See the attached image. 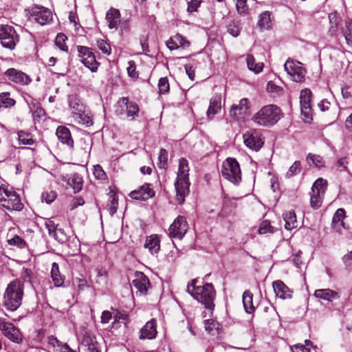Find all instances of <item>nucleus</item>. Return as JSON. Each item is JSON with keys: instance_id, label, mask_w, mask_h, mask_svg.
<instances>
[{"instance_id": "6e6552de", "label": "nucleus", "mask_w": 352, "mask_h": 352, "mask_svg": "<svg viewBox=\"0 0 352 352\" xmlns=\"http://www.w3.org/2000/svg\"><path fill=\"white\" fill-rule=\"evenodd\" d=\"M19 35L14 28L9 25L0 27V41L2 46L9 50H14L19 42Z\"/></svg>"}, {"instance_id": "4be33fe9", "label": "nucleus", "mask_w": 352, "mask_h": 352, "mask_svg": "<svg viewBox=\"0 0 352 352\" xmlns=\"http://www.w3.org/2000/svg\"><path fill=\"white\" fill-rule=\"evenodd\" d=\"M272 287L276 296L281 299H290L292 296V291L281 280H276L272 283Z\"/></svg>"}, {"instance_id": "ea45409f", "label": "nucleus", "mask_w": 352, "mask_h": 352, "mask_svg": "<svg viewBox=\"0 0 352 352\" xmlns=\"http://www.w3.org/2000/svg\"><path fill=\"white\" fill-rule=\"evenodd\" d=\"M306 160L309 165L312 164L318 168L324 166V162L320 155L309 153L306 157Z\"/></svg>"}, {"instance_id": "0eeeda50", "label": "nucleus", "mask_w": 352, "mask_h": 352, "mask_svg": "<svg viewBox=\"0 0 352 352\" xmlns=\"http://www.w3.org/2000/svg\"><path fill=\"white\" fill-rule=\"evenodd\" d=\"M327 187V182L322 178L317 179L314 183L310 192V205L314 209H318L322 206Z\"/></svg>"}, {"instance_id": "774afa93", "label": "nucleus", "mask_w": 352, "mask_h": 352, "mask_svg": "<svg viewBox=\"0 0 352 352\" xmlns=\"http://www.w3.org/2000/svg\"><path fill=\"white\" fill-rule=\"evenodd\" d=\"M342 261L346 267H352V251L346 254Z\"/></svg>"}, {"instance_id": "cd10ccee", "label": "nucleus", "mask_w": 352, "mask_h": 352, "mask_svg": "<svg viewBox=\"0 0 352 352\" xmlns=\"http://www.w3.org/2000/svg\"><path fill=\"white\" fill-rule=\"evenodd\" d=\"M221 109V97L220 95H214L210 101V104L207 111V116L209 119H212L214 116L220 111Z\"/></svg>"}, {"instance_id": "5701e85b", "label": "nucleus", "mask_w": 352, "mask_h": 352, "mask_svg": "<svg viewBox=\"0 0 352 352\" xmlns=\"http://www.w3.org/2000/svg\"><path fill=\"white\" fill-rule=\"evenodd\" d=\"M190 42L182 35L177 34L166 41V46L170 50H177L181 47H188Z\"/></svg>"}, {"instance_id": "0e129e2a", "label": "nucleus", "mask_w": 352, "mask_h": 352, "mask_svg": "<svg viewBox=\"0 0 352 352\" xmlns=\"http://www.w3.org/2000/svg\"><path fill=\"white\" fill-rule=\"evenodd\" d=\"M48 340V344L53 348L54 351H55L56 349L58 348V346L61 343L60 341H59L55 336H50L47 338Z\"/></svg>"}, {"instance_id": "de8ad7c7", "label": "nucleus", "mask_w": 352, "mask_h": 352, "mask_svg": "<svg viewBox=\"0 0 352 352\" xmlns=\"http://www.w3.org/2000/svg\"><path fill=\"white\" fill-rule=\"evenodd\" d=\"M93 174L96 179L99 180H106L107 179V175L106 173L104 171L102 166L99 164H96L93 166Z\"/></svg>"}, {"instance_id": "4d7b16f0", "label": "nucleus", "mask_w": 352, "mask_h": 352, "mask_svg": "<svg viewBox=\"0 0 352 352\" xmlns=\"http://www.w3.org/2000/svg\"><path fill=\"white\" fill-rule=\"evenodd\" d=\"M98 47L105 54L109 55L111 52V48L110 45L103 39H99L97 41Z\"/></svg>"}, {"instance_id": "bf43d9fd", "label": "nucleus", "mask_w": 352, "mask_h": 352, "mask_svg": "<svg viewBox=\"0 0 352 352\" xmlns=\"http://www.w3.org/2000/svg\"><path fill=\"white\" fill-rule=\"evenodd\" d=\"M52 236L60 243L65 242L67 239L66 234L63 229H56Z\"/></svg>"}, {"instance_id": "3c124183", "label": "nucleus", "mask_w": 352, "mask_h": 352, "mask_svg": "<svg viewBox=\"0 0 352 352\" xmlns=\"http://www.w3.org/2000/svg\"><path fill=\"white\" fill-rule=\"evenodd\" d=\"M258 232L261 234H265L267 233H274V228L270 224V222L267 220L263 221L259 227Z\"/></svg>"}, {"instance_id": "4c0bfd02", "label": "nucleus", "mask_w": 352, "mask_h": 352, "mask_svg": "<svg viewBox=\"0 0 352 352\" xmlns=\"http://www.w3.org/2000/svg\"><path fill=\"white\" fill-rule=\"evenodd\" d=\"M241 24L239 21L232 20L227 25V31L234 37H236L240 34L241 30Z\"/></svg>"}, {"instance_id": "864d4df0", "label": "nucleus", "mask_w": 352, "mask_h": 352, "mask_svg": "<svg viewBox=\"0 0 352 352\" xmlns=\"http://www.w3.org/2000/svg\"><path fill=\"white\" fill-rule=\"evenodd\" d=\"M57 197V194L54 190H47L42 193L41 198L43 201L50 204L53 202Z\"/></svg>"}, {"instance_id": "7ed1b4c3", "label": "nucleus", "mask_w": 352, "mask_h": 352, "mask_svg": "<svg viewBox=\"0 0 352 352\" xmlns=\"http://www.w3.org/2000/svg\"><path fill=\"white\" fill-rule=\"evenodd\" d=\"M189 165L186 159L182 157L179 160L177 179L175 182L177 199L180 204H183L185 197L189 193Z\"/></svg>"}, {"instance_id": "8fccbe9b", "label": "nucleus", "mask_w": 352, "mask_h": 352, "mask_svg": "<svg viewBox=\"0 0 352 352\" xmlns=\"http://www.w3.org/2000/svg\"><path fill=\"white\" fill-rule=\"evenodd\" d=\"M158 88L160 94H167L169 91L170 86L167 78H161L158 82Z\"/></svg>"}, {"instance_id": "6e6d98bb", "label": "nucleus", "mask_w": 352, "mask_h": 352, "mask_svg": "<svg viewBox=\"0 0 352 352\" xmlns=\"http://www.w3.org/2000/svg\"><path fill=\"white\" fill-rule=\"evenodd\" d=\"M267 90L268 92L278 96L281 95L283 93V89L281 87L276 85L272 81L268 82L267 85Z\"/></svg>"}, {"instance_id": "f8f14e48", "label": "nucleus", "mask_w": 352, "mask_h": 352, "mask_svg": "<svg viewBox=\"0 0 352 352\" xmlns=\"http://www.w3.org/2000/svg\"><path fill=\"white\" fill-rule=\"evenodd\" d=\"M284 68L294 81L304 82L306 70L302 67L300 62L287 60L284 64Z\"/></svg>"}, {"instance_id": "58836bf2", "label": "nucleus", "mask_w": 352, "mask_h": 352, "mask_svg": "<svg viewBox=\"0 0 352 352\" xmlns=\"http://www.w3.org/2000/svg\"><path fill=\"white\" fill-rule=\"evenodd\" d=\"M246 60L249 69L253 71L255 74H258L263 70V63H255V59L252 55H248Z\"/></svg>"}, {"instance_id": "9d476101", "label": "nucleus", "mask_w": 352, "mask_h": 352, "mask_svg": "<svg viewBox=\"0 0 352 352\" xmlns=\"http://www.w3.org/2000/svg\"><path fill=\"white\" fill-rule=\"evenodd\" d=\"M243 140L245 145L254 151H258L264 144V138L261 133L254 129L244 133Z\"/></svg>"}, {"instance_id": "09e8293b", "label": "nucleus", "mask_w": 352, "mask_h": 352, "mask_svg": "<svg viewBox=\"0 0 352 352\" xmlns=\"http://www.w3.org/2000/svg\"><path fill=\"white\" fill-rule=\"evenodd\" d=\"M8 243L10 245L16 246L19 248H25L27 246V243L25 240L17 235L14 236L10 239H8Z\"/></svg>"}, {"instance_id": "bb28decb", "label": "nucleus", "mask_w": 352, "mask_h": 352, "mask_svg": "<svg viewBox=\"0 0 352 352\" xmlns=\"http://www.w3.org/2000/svg\"><path fill=\"white\" fill-rule=\"evenodd\" d=\"M56 135L63 144H67L69 148L74 147V141L70 131L67 127L58 126L56 129Z\"/></svg>"}, {"instance_id": "473e14b6", "label": "nucleus", "mask_w": 352, "mask_h": 352, "mask_svg": "<svg viewBox=\"0 0 352 352\" xmlns=\"http://www.w3.org/2000/svg\"><path fill=\"white\" fill-rule=\"evenodd\" d=\"M272 14L269 11L262 12L258 17V26L261 30H268L272 26Z\"/></svg>"}, {"instance_id": "2f4dec72", "label": "nucleus", "mask_w": 352, "mask_h": 352, "mask_svg": "<svg viewBox=\"0 0 352 352\" xmlns=\"http://www.w3.org/2000/svg\"><path fill=\"white\" fill-rule=\"evenodd\" d=\"M314 296L318 298L329 301L338 298V293L329 289H317L314 292Z\"/></svg>"}, {"instance_id": "37998d69", "label": "nucleus", "mask_w": 352, "mask_h": 352, "mask_svg": "<svg viewBox=\"0 0 352 352\" xmlns=\"http://www.w3.org/2000/svg\"><path fill=\"white\" fill-rule=\"evenodd\" d=\"M168 152L164 148H161L158 156V166L160 168L166 170L168 168Z\"/></svg>"}, {"instance_id": "79ce46f5", "label": "nucleus", "mask_w": 352, "mask_h": 352, "mask_svg": "<svg viewBox=\"0 0 352 352\" xmlns=\"http://www.w3.org/2000/svg\"><path fill=\"white\" fill-rule=\"evenodd\" d=\"M15 103V100L10 98V94L9 92L0 94V107L9 108L13 107Z\"/></svg>"}, {"instance_id": "c85d7f7f", "label": "nucleus", "mask_w": 352, "mask_h": 352, "mask_svg": "<svg viewBox=\"0 0 352 352\" xmlns=\"http://www.w3.org/2000/svg\"><path fill=\"white\" fill-rule=\"evenodd\" d=\"M106 19L108 22V26L110 29L118 28V25L120 22V11L115 8H111L107 12Z\"/></svg>"}, {"instance_id": "c9c22d12", "label": "nucleus", "mask_w": 352, "mask_h": 352, "mask_svg": "<svg viewBox=\"0 0 352 352\" xmlns=\"http://www.w3.org/2000/svg\"><path fill=\"white\" fill-rule=\"evenodd\" d=\"M341 33L348 45H352V20L345 21L344 26L341 28Z\"/></svg>"}, {"instance_id": "a878e982", "label": "nucleus", "mask_w": 352, "mask_h": 352, "mask_svg": "<svg viewBox=\"0 0 352 352\" xmlns=\"http://www.w3.org/2000/svg\"><path fill=\"white\" fill-rule=\"evenodd\" d=\"M345 218V211L342 208L336 210L332 219V227L335 231L341 233L343 229H345L343 221Z\"/></svg>"}, {"instance_id": "dca6fc26", "label": "nucleus", "mask_w": 352, "mask_h": 352, "mask_svg": "<svg viewBox=\"0 0 352 352\" xmlns=\"http://www.w3.org/2000/svg\"><path fill=\"white\" fill-rule=\"evenodd\" d=\"M249 100L243 98L239 104H233L230 110V116L234 120L243 119L248 114L249 110Z\"/></svg>"}, {"instance_id": "e2e57ef3", "label": "nucleus", "mask_w": 352, "mask_h": 352, "mask_svg": "<svg viewBox=\"0 0 352 352\" xmlns=\"http://www.w3.org/2000/svg\"><path fill=\"white\" fill-rule=\"evenodd\" d=\"M201 0H191L188 3V12H192L197 11V8L200 6Z\"/></svg>"}, {"instance_id": "f257e3e1", "label": "nucleus", "mask_w": 352, "mask_h": 352, "mask_svg": "<svg viewBox=\"0 0 352 352\" xmlns=\"http://www.w3.org/2000/svg\"><path fill=\"white\" fill-rule=\"evenodd\" d=\"M198 280L193 279L187 285V292L194 299L204 305L205 308L213 311L216 292L212 283L197 285Z\"/></svg>"}, {"instance_id": "f704fd0d", "label": "nucleus", "mask_w": 352, "mask_h": 352, "mask_svg": "<svg viewBox=\"0 0 352 352\" xmlns=\"http://www.w3.org/2000/svg\"><path fill=\"white\" fill-rule=\"evenodd\" d=\"M253 295L249 291H245L243 295V303L245 311L252 314L254 311L255 307L253 305Z\"/></svg>"}, {"instance_id": "412c9836", "label": "nucleus", "mask_w": 352, "mask_h": 352, "mask_svg": "<svg viewBox=\"0 0 352 352\" xmlns=\"http://www.w3.org/2000/svg\"><path fill=\"white\" fill-rule=\"evenodd\" d=\"M63 181L66 182V188L72 189L74 193L80 192L82 188L83 179L77 173L70 175L69 177H63Z\"/></svg>"}, {"instance_id": "72a5a7b5", "label": "nucleus", "mask_w": 352, "mask_h": 352, "mask_svg": "<svg viewBox=\"0 0 352 352\" xmlns=\"http://www.w3.org/2000/svg\"><path fill=\"white\" fill-rule=\"evenodd\" d=\"M283 219L285 222V228L286 230H292L298 226L296 214L294 211H289L284 214Z\"/></svg>"}, {"instance_id": "423d86ee", "label": "nucleus", "mask_w": 352, "mask_h": 352, "mask_svg": "<svg viewBox=\"0 0 352 352\" xmlns=\"http://www.w3.org/2000/svg\"><path fill=\"white\" fill-rule=\"evenodd\" d=\"M221 174L226 179L234 184H238L241 181L240 166L234 158L229 157L223 162L221 168Z\"/></svg>"}, {"instance_id": "20e7f679", "label": "nucleus", "mask_w": 352, "mask_h": 352, "mask_svg": "<svg viewBox=\"0 0 352 352\" xmlns=\"http://www.w3.org/2000/svg\"><path fill=\"white\" fill-rule=\"evenodd\" d=\"M282 116V111L278 106L268 104L254 113L252 120L258 126L270 127L276 124Z\"/></svg>"}, {"instance_id": "f03ea898", "label": "nucleus", "mask_w": 352, "mask_h": 352, "mask_svg": "<svg viewBox=\"0 0 352 352\" xmlns=\"http://www.w3.org/2000/svg\"><path fill=\"white\" fill-rule=\"evenodd\" d=\"M23 283L19 280L11 281L3 297V305L9 311H16L21 305L23 297Z\"/></svg>"}, {"instance_id": "9b49d317", "label": "nucleus", "mask_w": 352, "mask_h": 352, "mask_svg": "<svg viewBox=\"0 0 352 352\" xmlns=\"http://www.w3.org/2000/svg\"><path fill=\"white\" fill-rule=\"evenodd\" d=\"M0 331L5 337L13 342L19 344L23 340V336L19 329L2 317H0Z\"/></svg>"}, {"instance_id": "aec40b11", "label": "nucleus", "mask_w": 352, "mask_h": 352, "mask_svg": "<svg viewBox=\"0 0 352 352\" xmlns=\"http://www.w3.org/2000/svg\"><path fill=\"white\" fill-rule=\"evenodd\" d=\"M157 334V322L153 318L148 321L140 331L139 338L140 340H152L155 338Z\"/></svg>"}, {"instance_id": "393cba45", "label": "nucleus", "mask_w": 352, "mask_h": 352, "mask_svg": "<svg viewBox=\"0 0 352 352\" xmlns=\"http://www.w3.org/2000/svg\"><path fill=\"white\" fill-rule=\"evenodd\" d=\"M144 247L148 250L151 254H157L160 250V240L157 234H152L146 238Z\"/></svg>"}, {"instance_id": "7c9ffc66", "label": "nucleus", "mask_w": 352, "mask_h": 352, "mask_svg": "<svg viewBox=\"0 0 352 352\" xmlns=\"http://www.w3.org/2000/svg\"><path fill=\"white\" fill-rule=\"evenodd\" d=\"M329 33L330 35L336 36L338 35L341 19L336 12H331L329 14Z\"/></svg>"}, {"instance_id": "13d9d810", "label": "nucleus", "mask_w": 352, "mask_h": 352, "mask_svg": "<svg viewBox=\"0 0 352 352\" xmlns=\"http://www.w3.org/2000/svg\"><path fill=\"white\" fill-rule=\"evenodd\" d=\"M129 76L132 78L137 79L138 78V73L136 72V65L133 60L128 62V67L126 68Z\"/></svg>"}, {"instance_id": "a19ab883", "label": "nucleus", "mask_w": 352, "mask_h": 352, "mask_svg": "<svg viewBox=\"0 0 352 352\" xmlns=\"http://www.w3.org/2000/svg\"><path fill=\"white\" fill-rule=\"evenodd\" d=\"M74 118L79 124H85L87 126H91L93 124L91 118L85 114L83 109L80 111H75Z\"/></svg>"}, {"instance_id": "6ab92c4d", "label": "nucleus", "mask_w": 352, "mask_h": 352, "mask_svg": "<svg viewBox=\"0 0 352 352\" xmlns=\"http://www.w3.org/2000/svg\"><path fill=\"white\" fill-rule=\"evenodd\" d=\"M133 285L141 295H146L150 287V281L144 273L136 272L135 279L133 280Z\"/></svg>"}, {"instance_id": "c756f323", "label": "nucleus", "mask_w": 352, "mask_h": 352, "mask_svg": "<svg viewBox=\"0 0 352 352\" xmlns=\"http://www.w3.org/2000/svg\"><path fill=\"white\" fill-rule=\"evenodd\" d=\"M51 277L55 287L64 286L65 276L60 274L58 265L56 263H53L52 265Z\"/></svg>"}, {"instance_id": "69168bd1", "label": "nucleus", "mask_w": 352, "mask_h": 352, "mask_svg": "<svg viewBox=\"0 0 352 352\" xmlns=\"http://www.w3.org/2000/svg\"><path fill=\"white\" fill-rule=\"evenodd\" d=\"M45 228L47 229L49 234L52 236L55 230H56V226L52 220L47 219L45 223Z\"/></svg>"}, {"instance_id": "1a4fd4ad", "label": "nucleus", "mask_w": 352, "mask_h": 352, "mask_svg": "<svg viewBox=\"0 0 352 352\" xmlns=\"http://www.w3.org/2000/svg\"><path fill=\"white\" fill-rule=\"evenodd\" d=\"M77 51L82 63L92 72H96L98 69L100 63L96 60L93 50L88 47L78 45Z\"/></svg>"}, {"instance_id": "603ef678", "label": "nucleus", "mask_w": 352, "mask_h": 352, "mask_svg": "<svg viewBox=\"0 0 352 352\" xmlns=\"http://www.w3.org/2000/svg\"><path fill=\"white\" fill-rule=\"evenodd\" d=\"M69 104L74 116H75V111H80L83 109L82 104L79 103L78 100L75 96L69 97Z\"/></svg>"}, {"instance_id": "2eb2a0df", "label": "nucleus", "mask_w": 352, "mask_h": 352, "mask_svg": "<svg viewBox=\"0 0 352 352\" xmlns=\"http://www.w3.org/2000/svg\"><path fill=\"white\" fill-rule=\"evenodd\" d=\"M30 17L32 21H34L42 25L50 23L53 18L52 12L44 7L33 8Z\"/></svg>"}, {"instance_id": "a211bd4d", "label": "nucleus", "mask_w": 352, "mask_h": 352, "mask_svg": "<svg viewBox=\"0 0 352 352\" xmlns=\"http://www.w3.org/2000/svg\"><path fill=\"white\" fill-rule=\"evenodd\" d=\"M129 196L133 199L146 201L155 196V191L150 187V184H145L138 190L131 191Z\"/></svg>"}, {"instance_id": "680f3d73", "label": "nucleus", "mask_w": 352, "mask_h": 352, "mask_svg": "<svg viewBox=\"0 0 352 352\" xmlns=\"http://www.w3.org/2000/svg\"><path fill=\"white\" fill-rule=\"evenodd\" d=\"M292 352H310V348L302 344H296L290 346Z\"/></svg>"}, {"instance_id": "39448f33", "label": "nucleus", "mask_w": 352, "mask_h": 352, "mask_svg": "<svg viewBox=\"0 0 352 352\" xmlns=\"http://www.w3.org/2000/svg\"><path fill=\"white\" fill-rule=\"evenodd\" d=\"M0 203L8 210L21 211L23 208L19 195L12 188L0 186Z\"/></svg>"}, {"instance_id": "b1692460", "label": "nucleus", "mask_w": 352, "mask_h": 352, "mask_svg": "<svg viewBox=\"0 0 352 352\" xmlns=\"http://www.w3.org/2000/svg\"><path fill=\"white\" fill-rule=\"evenodd\" d=\"M119 102H122L126 106V116L131 118V120H134L136 117L138 116L140 111L139 107L135 102L130 101L128 98H122Z\"/></svg>"}, {"instance_id": "49530a36", "label": "nucleus", "mask_w": 352, "mask_h": 352, "mask_svg": "<svg viewBox=\"0 0 352 352\" xmlns=\"http://www.w3.org/2000/svg\"><path fill=\"white\" fill-rule=\"evenodd\" d=\"M18 139L19 142L23 144L32 145L34 143L32 135L24 131H19L18 133Z\"/></svg>"}, {"instance_id": "338daca9", "label": "nucleus", "mask_w": 352, "mask_h": 352, "mask_svg": "<svg viewBox=\"0 0 352 352\" xmlns=\"http://www.w3.org/2000/svg\"><path fill=\"white\" fill-rule=\"evenodd\" d=\"M55 352H76L74 350L71 349L69 345L66 343L61 342Z\"/></svg>"}, {"instance_id": "5fc2aeb1", "label": "nucleus", "mask_w": 352, "mask_h": 352, "mask_svg": "<svg viewBox=\"0 0 352 352\" xmlns=\"http://www.w3.org/2000/svg\"><path fill=\"white\" fill-rule=\"evenodd\" d=\"M67 39V36L63 34H59L57 35L55 43L56 45L58 47V48L63 51L67 52L68 48L65 43V40Z\"/></svg>"}, {"instance_id": "e433bc0d", "label": "nucleus", "mask_w": 352, "mask_h": 352, "mask_svg": "<svg viewBox=\"0 0 352 352\" xmlns=\"http://www.w3.org/2000/svg\"><path fill=\"white\" fill-rule=\"evenodd\" d=\"M84 344L87 346L89 352H100V345L96 338L91 336H86L83 340Z\"/></svg>"}, {"instance_id": "ddd939ff", "label": "nucleus", "mask_w": 352, "mask_h": 352, "mask_svg": "<svg viewBox=\"0 0 352 352\" xmlns=\"http://www.w3.org/2000/svg\"><path fill=\"white\" fill-rule=\"evenodd\" d=\"M188 229V224L186 218L183 216H178L168 229V236L170 238L182 239L186 234Z\"/></svg>"}, {"instance_id": "052dcab7", "label": "nucleus", "mask_w": 352, "mask_h": 352, "mask_svg": "<svg viewBox=\"0 0 352 352\" xmlns=\"http://www.w3.org/2000/svg\"><path fill=\"white\" fill-rule=\"evenodd\" d=\"M236 7L240 14H245L248 10L246 0H236Z\"/></svg>"}, {"instance_id": "f3484780", "label": "nucleus", "mask_w": 352, "mask_h": 352, "mask_svg": "<svg viewBox=\"0 0 352 352\" xmlns=\"http://www.w3.org/2000/svg\"><path fill=\"white\" fill-rule=\"evenodd\" d=\"M6 76L13 82L22 85L29 84L32 80L30 77L24 72L14 68H10L5 72Z\"/></svg>"}, {"instance_id": "a18cd8bd", "label": "nucleus", "mask_w": 352, "mask_h": 352, "mask_svg": "<svg viewBox=\"0 0 352 352\" xmlns=\"http://www.w3.org/2000/svg\"><path fill=\"white\" fill-rule=\"evenodd\" d=\"M302 169L300 161H295L285 174L287 178H291L300 173Z\"/></svg>"}, {"instance_id": "4468645a", "label": "nucleus", "mask_w": 352, "mask_h": 352, "mask_svg": "<svg viewBox=\"0 0 352 352\" xmlns=\"http://www.w3.org/2000/svg\"><path fill=\"white\" fill-rule=\"evenodd\" d=\"M300 110L302 115L307 120L312 119V109L311 106V91L309 89H304L300 95Z\"/></svg>"}, {"instance_id": "c03bdc74", "label": "nucleus", "mask_w": 352, "mask_h": 352, "mask_svg": "<svg viewBox=\"0 0 352 352\" xmlns=\"http://www.w3.org/2000/svg\"><path fill=\"white\" fill-rule=\"evenodd\" d=\"M118 204V203L116 195L111 192L109 196V201L107 202V206L109 207L111 215H113L116 212Z\"/></svg>"}]
</instances>
